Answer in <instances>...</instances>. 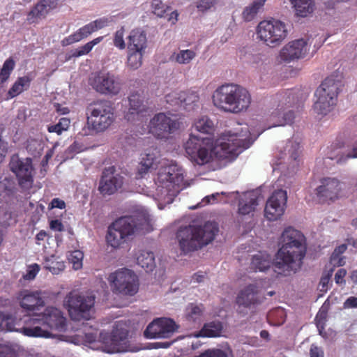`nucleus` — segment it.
Masks as SVG:
<instances>
[{"label":"nucleus","instance_id":"obj_1","mask_svg":"<svg viewBox=\"0 0 357 357\" xmlns=\"http://www.w3.org/2000/svg\"><path fill=\"white\" fill-rule=\"evenodd\" d=\"M305 241V236L300 231L291 227L284 230L280 237L282 246L273 263L276 273L287 276L301 268L307 250Z\"/></svg>","mask_w":357,"mask_h":357},{"label":"nucleus","instance_id":"obj_2","mask_svg":"<svg viewBox=\"0 0 357 357\" xmlns=\"http://www.w3.org/2000/svg\"><path fill=\"white\" fill-rule=\"evenodd\" d=\"M20 332L28 337H50L52 331L64 332L67 329L66 319L63 312L54 307H47L43 313L26 317Z\"/></svg>","mask_w":357,"mask_h":357},{"label":"nucleus","instance_id":"obj_3","mask_svg":"<svg viewBox=\"0 0 357 357\" xmlns=\"http://www.w3.org/2000/svg\"><path fill=\"white\" fill-rule=\"evenodd\" d=\"M219 231L215 222H207L203 226L181 227L176 233V238L181 252L186 255L208 245L213 241Z\"/></svg>","mask_w":357,"mask_h":357},{"label":"nucleus","instance_id":"obj_4","mask_svg":"<svg viewBox=\"0 0 357 357\" xmlns=\"http://www.w3.org/2000/svg\"><path fill=\"white\" fill-rule=\"evenodd\" d=\"M212 99L215 107L234 114L245 111L251 103V96L248 91L233 84H226L218 87L213 92Z\"/></svg>","mask_w":357,"mask_h":357},{"label":"nucleus","instance_id":"obj_5","mask_svg":"<svg viewBox=\"0 0 357 357\" xmlns=\"http://www.w3.org/2000/svg\"><path fill=\"white\" fill-rule=\"evenodd\" d=\"M149 217L146 214L121 217L109 227L106 236L109 245L116 248L135 232H149Z\"/></svg>","mask_w":357,"mask_h":357},{"label":"nucleus","instance_id":"obj_6","mask_svg":"<svg viewBox=\"0 0 357 357\" xmlns=\"http://www.w3.org/2000/svg\"><path fill=\"white\" fill-rule=\"evenodd\" d=\"M183 178V170L176 165L161 168L155 181L158 199L165 203H172L182 189Z\"/></svg>","mask_w":357,"mask_h":357},{"label":"nucleus","instance_id":"obj_7","mask_svg":"<svg viewBox=\"0 0 357 357\" xmlns=\"http://www.w3.org/2000/svg\"><path fill=\"white\" fill-rule=\"evenodd\" d=\"M342 82L333 75L327 77L317 89L314 96L317 100L314 104L315 112L326 115L336 105Z\"/></svg>","mask_w":357,"mask_h":357},{"label":"nucleus","instance_id":"obj_8","mask_svg":"<svg viewBox=\"0 0 357 357\" xmlns=\"http://www.w3.org/2000/svg\"><path fill=\"white\" fill-rule=\"evenodd\" d=\"M89 128L96 132L105 130L114 121V108L111 101L101 100L91 103L87 107Z\"/></svg>","mask_w":357,"mask_h":357},{"label":"nucleus","instance_id":"obj_9","mask_svg":"<svg viewBox=\"0 0 357 357\" xmlns=\"http://www.w3.org/2000/svg\"><path fill=\"white\" fill-rule=\"evenodd\" d=\"M213 140L209 137H202L190 134L184 144L189 159L195 164L203 165L208 163L211 158Z\"/></svg>","mask_w":357,"mask_h":357},{"label":"nucleus","instance_id":"obj_10","mask_svg":"<svg viewBox=\"0 0 357 357\" xmlns=\"http://www.w3.org/2000/svg\"><path fill=\"white\" fill-rule=\"evenodd\" d=\"M256 139L257 137L252 138L250 135L243 138L241 135L229 131L224 135L222 141L215 147L216 154L220 158H225L236 157L242 151L248 149Z\"/></svg>","mask_w":357,"mask_h":357},{"label":"nucleus","instance_id":"obj_11","mask_svg":"<svg viewBox=\"0 0 357 357\" xmlns=\"http://www.w3.org/2000/svg\"><path fill=\"white\" fill-rule=\"evenodd\" d=\"M259 38L271 47L279 45L287 36V25L278 20H264L257 26Z\"/></svg>","mask_w":357,"mask_h":357},{"label":"nucleus","instance_id":"obj_12","mask_svg":"<svg viewBox=\"0 0 357 357\" xmlns=\"http://www.w3.org/2000/svg\"><path fill=\"white\" fill-rule=\"evenodd\" d=\"M94 303V296L82 295L76 291L70 292L65 300L69 315L74 321L89 319Z\"/></svg>","mask_w":357,"mask_h":357},{"label":"nucleus","instance_id":"obj_13","mask_svg":"<svg viewBox=\"0 0 357 357\" xmlns=\"http://www.w3.org/2000/svg\"><path fill=\"white\" fill-rule=\"evenodd\" d=\"M108 280L114 287V290L119 294L133 296L138 291L137 276L130 269H119L111 273Z\"/></svg>","mask_w":357,"mask_h":357},{"label":"nucleus","instance_id":"obj_14","mask_svg":"<svg viewBox=\"0 0 357 357\" xmlns=\"http://www.w3.org/2000/svg\"><path fill=\"white\" fill-rule=\"evenodd\" d=\"M128 334L123 323H116L110 335L104 340L105 350L108 353L136 351L137 349H134L130 344Z\"/></svg>","mask_w":357,"mask_h":357},{"label":"nucleus","instance_id":"obj_15","mask_svg":"<svg viewBox=\"0 0 357 357\" xmlns=\"http://www.w3.org/2000/svg\"><path fill=\"white\" fill-rule=\"evenodd\" d=\"M10 170L16 175L19 185L23 190H30L33 183V167L32 159L20 158L17 154L12 155L9 162Z\"/></svg>","mask_w":357,"mask_h":357},{"label":"nucleus","instance_id":"obj_16","mask_svg":"<svg viewBox=\"0 0 357 357\" xmlns=\"http://www.w3.org/2000/svg\"><path fill=\"white\" fill-rule=\"evenodd\" d=\"M90 84L98 93L114 96L121 89V80L119 75L111 72H98L90 79Z\"/></svg>","mask_w":357,"mask_h":357},{"label":"nucleus","instance_id":"obj_17","mask_svg":"<svg viewBox=\"0 0 357 357\" xmlns=\"http://www.w3.org/2000/svg\"><path fill=\"white\" fill-rule=\"evenodd\" d=\"M126 182V177L116 173V167L111 166L103 169L98 190L103 197L112 195L123 191Z\"/></svg>","mask_w":357,"mask_h":357},{"label":"nucleus","instance_id":"obj_18","mask_svg":"<svg viewBox=\"0 0 357 357\" xmlns=\"http://www.w3.org/2000/svg\"><path fill=\"white\" fill-rule=\"evenodd\" d=\"M180 121L164 113L154 115L149 123V132L158 139H166L180 128Z\"/></svg>","mask_w":357,"mask_h":357},{"label":"nucleus","instance_id":"obj_19","mask_svg":"<svg viewBox=\"0 0 357 357\" xmlns=\"http://www.w3.org/2000/svg\"><path fill=\"white\" fill-rule=\"evenodd\" d=\"M178 328L179 326L173 319L161 317L151 322L144 335L149 339L169 338Z\"/></svg>","mask_w":357,"mask_h":357},{"label":"nucleus","instance_id":"obj_20","mask_svg":"<svg viewBox=\"0 0 357 357\" xmlns=\"http://www.w3.org/2000/svg\"><path fill=\"white\" fill-rule=\"evenodd\" d=\"M287 200V195L285 190L274 191L266 204L264 209L266 218L271 221L280 218L284 212Z\"/></svg>","mask_w":357,"mask_h":357},{"label":"nucleus","instance_id":"obj_21","mask_svg":"<svg viewBox=\"0 0 357 357\" xmlns=\"http://www.w3.org/2000/svg\"><path fill=\"white\" fill-rule=\"evenodd\" d=\"M308 50L307 42L301 38L289 42L280 51L281 59L286 62L303 58Z\"/></svg>","mask_w":357,"mask_h":357},{"label":"nucleus","instance_id":"obj_22","mask_svg":"<svg viewBox=\"0 0 357 357\" xmlns=\"http://www.w3.org/2000/svg\"><path fill=\"white\" fill-rule=\"evenodd\" d=\"M264 298L259 287L252 284L246 286L239 292L236 297V303L238 306L250 307L262 303Z\"/></svg>","mask_w":357,"mask_h":357},{"label":"nucleus","instance_id":"obj_23","mask_svg":"<svg viewBox=\"0 0 357 357\" xmlns=\"http://www.w3.org/2000/svg\"><path fill=\"white\" fill-rule=\"evenodd\" d=\"M321 183L316 189L319 202L324 203L337 199L340 190L339 181L335 178H326Z\"/></svg>","mask_w":357,"mask_h":357},{"label":"nucleus","instance_id":"obj_24","mask_svg":"<svg viewBox=\"0 0 357 357\" xmlns=\"http://www.w3.org/2000/svg\"><path fill=\"white\" fill-rule=\"evenodd\" d=\"M129 108L125 115L128 121H135L143 116L144 112L147 111V106L144 104V98L139 93H132L128 97Z\"/></svg>","mask_w":357,"mask_h":357},{"label":"nucleus","instance_id":"obj_25","mask_svg":"<svg viewBox=\"0 0 357 357\" xmlns=\"http://www.w3.org/2000/svg\"><path fill=\"white\" fill-rule=\"evenodd\" d=\"M58 0H40L29 12L27 21L32 24L45 19L50 10L54 9Z\"/></svg>","mask_w":357,"mask_h":357},{"label":"nucleus","instance_id":"obj_26","mask_svg":"<svg viewBox=\"0 0 357 357\" xmlns=\"http://www.w3.org/2000/svg\"><path fill=\"white\" fill-rule=\"evenodd\" d=\"M20 304L24 310L34 312L39 310L40 307H43L45 302L39 292H29L26 291L22 294Z\"/></svg>","mask_w":357,"mask_h":357},{"label":"nucleus","instance_id":"obj_27","mask_svg":"<svg viewBox=\"0 0 357 357\" xmlns=\"http://www.w3.org/2000/svg\"><path fill=\"white\" fill-rule=\"evenodd\" d=\"M127 47L128 51L144 52L147 48L146 34L144 31L132 30L128 38Z\"/></svg>","mask_w":357,"mask_h":357},{"label":"nucleus","instance_id":"obj_28","mask_svg":"<svg viewBox=\"0 0 357 357\" xmlns=\"http://www.w3.org/2000/svg\"><path fill=\"white\" fill-rule=\"evenodd\" d=\"M258 193L255 191L245 193L238 202V213L241 215H248L255 211L258 205Z\"/></svg>","mask_w":357,"mask_h":357},{"label":"nucleus","instance_id":"obj_29","mask_svg":"<svg viewBox=\"0 0 357 357\" xmlns=\"http://www.w3.org/2000/svg\"><path fill=\"white\" fill-rule=\"evenodd\" d=\"M285 109H275L270 115V121H273L271 127L291 124L295 118L294 112L292 110L284 112ZM271 128V126H269Z\"/></svg>","mask_w":357,"mask_h":357},{"label":"nucleus","instance_id":"obj_30","mask_svg":"<svg viewBox=\"0 0 357 357\" xmlns=\"http://www.w3.org/2000/svg\"><path fill=\"white\" fill-rule=\"evenodd\" d=\"M272 264V259L270 255L259 252L252 257L251 266L256 271L261 272L268 270Z\"/></svg>","mask_w":357,"mask_h":357},{"label":"nucleus","instance_id":"obj_31","mask_svg":"<svg viewBox=\"0 0 357 357\" xmlns=\"http://www.w3.org/2000/svg\"><path fill=\"white\" fill-rule=\"evenodd\" d=\"M289 1L298 16L304 17L313 12L314 0H289Z\"/></svg>","mask_w":357,"mask_h":357},{"label":"nucleus","instance_id":"obj_32","mask_svg":"<svg viewBox=\"0 0 357 357\" xmlns=\"http://www.w3.org/2000/svg\"><path fill=\"white\" fill-rule=\"evenodd\" d=\"M275 101L278 102L277 109L291 107L296 102L295 93L293 89H287L276 94Z\"/></svg>","mask_w":357,"mask_h":357},{"label":"nucleus","instance_id":"obj_33","mask_svg":"<svg viewBox=\"0 0 357 357\" xmlns=\"http://www.w3.org/2000/svg\"><path fill=\"white\" fill-rule=\"evenodd\" d=\"M92 31L89 25V24L84 25V26L79 29L74 33L68 36V37L63 38L61 41V45L63 46L70 45L73 43L79 42L84 38H87L92 33Z\"/></svg>","mask_w":357,"mask_h":357},{"label":"nucleus","instance_id":"obj_34","mask_svg":"<svg viewBox=\"0 0 357 357\" xmlns=\"http://www.w3.org/2000/svg\"><path fill=\"white\" fill-rule=\"evenodd\" d=\"M137 263L146 272L152 271L155 266L154 254L151 251L142 250L137 257Z\"/></svg>","mask_w":357,"mask_h":357},{"label":"nucleus","instance_id":"obj_35","mask_svg":"<svg viewBox=\"0 0 357 357\" xmlns=\"http://www.w3.org/2000/svg\"><path fill=\"white\" fill-rule=\"evenodd\" d=\"M199 97L195 91H181V109L191 111L195 109L199 101Z\"/></svg>","mask_w":357,"mask_h":357},{"label":"nucleus","instance_id":"obj_36","mask_svg":"<svg viewBox=\"0 0 357 357\" xmlns=\"http://www.w3.org/2000/svg\"><path fill=\"white\" fill-rule=\"evenodd\" d=\"M266 0H256L251 4L246 6L242 13V17L246 22L252 21L257 15L259 11L263 8Z\"/></svg>","mask_w":357,"mask_h":357},{"label":"nucleus","instance_id":"obj_37","mask_svg":"<svg viewBox=\"0 0 357 357\" xmlns=\"http://www.w3.org/2000/svg\"><path fill=\"white\" fill-rule=\"evenodd\" d=\"M44 268L49 270L52 274L57 275L65 268L63 261H59L55 255H51L45 258Z\"/></svg>","mask_w":357,"mask_h":357},{"label":"nucleus","instance_id":"obj_38","mask_svg":"<svg viewBox=\"0 0 357 357\" xmlns=\"http://www.w3.org/2000/svg\"><path fill=\"white\" fill-rule=\"evenodd\" d=\"M155 159V157L149 153H147L144 157H142L137 167V173L136 175L137 178H143L144 176L149 170L152 168Z\"/></svg>","mask_w":357,"mask_h":357},{"label":"nucleus","instance_id":"obj_39","mask_svg":"<svg viewBox=\"0 0 357 357\" xmlns=\"http://www.w3.org/2000/svg\"><path fill=\"white\" fill-rule=\"evenodd\" d=\"M223 328L222 324L220 321H214L205 324L202 332L206 337H217L219 336Z\"/></svg>","mask_w":357,"mask_h":357},{"label":"nucleus","instance_id":"obj_40","mask_svg":"<svg viewBox=\"0 0 357 357\" xmlns=\"http://www.w3.org/2000/svg\"><path fill=\"white\" fill-rule=\"evenodd\" d=\"M300 148L299 143L294 141H289L284 147V154L294 162L293 166L297 165L296 160L300 155Z\"/></svg>","mask_w":357,"mask_h":357},{"label":"nucleus","instance_id":"obj_41","mask_svg":"<svg viewBox=\"0 0 357 357\" xmlns=\"http://www.w3.org/2000/svg\"><path fill=\"white\" fill-rule=\"evenodd\" d=\"M15 67V61L12 57L7 59L0 70V84L5 83L10 77Z\"/></svg>","mask_w":357,"mask_h":357},{"label":"nucleus","instance_id":"obj_42","mask_svg":"<svg viewBox=\"0 0 357 357\" xmlns=\"http://www.w3.org/2000/svg\"><path fill=\"white\" fill-rule=\"evenodd\" d=\"M15 67V61L12 57L7 59L0 70V84L5 83L10 77Z\"/></svg>","mask_w":357,"mask_h":357},{"label":"nucleus","instance_id":"obj_43","mask_svg":"<svg viewBox=\"0 0 357 357\" xmlns=\"http://www.w3.org/2000/svg\"><path fill=\"white\" fill-rule=\"evenodd\" d=\"M15 67V61L12 57L7 59L0 70V84L5 83L10 77Z\"/></svg>","mask_w":357,"mask_h":357},{"label":"nucleus","instance_id":"obj_44","mask_svg":"<svg viewBox=\"0 0 357 357\" xmlns=\"http://www.w3.org/2000/svg\"><path fill=\"white\" fill-rule=\"evenodd\" d=\"M195 357H233L230 348L209 349Z\"/></svg>","mask_w":357,"mask_h":357},{"label":"nucleus","instance_id":"obj_45","mask_svg":"<svg viewBox=\"0 0 357 357\" xmlns=\"http://www.w3.org/2000/svg\"><path fill=\"white\" fill-rule=\"evenodd\" d=\"M213 128V123L207 116H203L195 123V130L202 134L211 132Z\"/></svg>","mask_w":357,"mask_h":357},{"label":"nucleus","instance_id":"obj_46","mask_svg":"<svg viewBox=\"0 0 357 357\" xmlns=\"http://www.w3.org/2000/svg\"><path fill=\"white\" fill-rule=\"evenodd\" d=\"M144 54V52L128 51V66L132 69H138L142 64V58Z\"/></svg>","mask_w":357,"mask_h":357},{"label":"nucleus","instance_id":"obj_47","mask_svg":"<svg viewBox=\"0 0 357 357\" xmlns=\"http://www.w3.org/2000/svg\"><path fill=\"white\" fill-rule=\"evenodd\" d=\"M83 257V252L79 250L71 251L68 255V259L73 264L75 270H79L82 268Z\"/></svg>","mask_w":357,"mask_h":357},{"label":"nucleus","instance_id":"obj_48","mask_svg":"<svg viewBox=\"0 0 357 357\" xmlns=\"http://www.w3.org/2000/svg\"><path fill=\"white\" fill-rule=\"evenodd\" d=\"M153 13L159 17H166V13L170 11L171 8L164 4L162 0H153L151 3Z\"/></svg>","mask_w":357,"mask_h":357},{"label":"nucleus","instance_id":"obj_49","mask_svg":"<svg viewBox=\"0 0 357 357\" xmlns=\"http://www.w3.org/2000/svg\"><path fill=\"white\" fill-rule=\"evenodd\" d=\"M70 123L69 119L63 117L59 119V121L56 124L48 126L47 130L50 132H56L58 135H61L63 131L67 130Z\"/></svg>","mask_w":357,"mask_h":357},{"label":"nucleus","instance_id":"obj_50","mask_svg":"<svg viewBox=\"0 0 357 357\" xmlns=\"http://www.w3.org/2000/svg\"><path fill=\"white\" fill-rule=\"evenodd\" d=\"M196 56L192 50H181L176 56V61L181 64L189 63Z\"/></svg>","mask_w":357,"mask_h":357},{"label":"nucleus","instance_id":"obj_51","mask_svg":"<svg viewBox=\"0 0 357 357\" xmlns=\"http://www.w3.org/2000/svg\"><path fill=\"white\" fill-rule=\"evenodd\" d=\"M165 101L167 104L172 107H175L176 109H181V91H174L165 96Z\"/></svg>","mask_w":357,"mask_h":357},{"label":"nucleus","instance_id":"obj_52","mask_svg":"<svg viewBox=\"0 0 357 357\" xmlns=\"http://www.w3.org/2000/svg\"><path fill=\"white\" fill-rule=\"evenodd\" d=\"M112 22V17H103L99 19H97L90 23L89 25L92 31V32H95L99 29H101L104 27H106L109 25V24Z\"/></svg>","mask_w":357,"mask_h":357},{"label":"nucleus","instance_id":"obj_53","mask_svg":"<svg viewBox=\"0 0 357 357\" xmlns=\"http://www.w3.org/2000/svg\"><path fill=\"white\" fill-rule=\"evenodd\" d=\"M124 27H121L120 29L117 30L114 33V45L119 50H124L126 47V44L124 41Z\"/></svg>","mask_w":357,"mask_h":357},{"label":"nucleus","instance_id":"obj_54","mask_svg":"<svg viewBox=\"0 0 357 357\" xmlns=\"http://www.w3.org/2000/svg\"><path fill=\"white\" fill-rule=\"evenodd\" d=\"M357 158V142L352 151L347 153H339L337 157V163L340 165L344 164L350 158Z\"/></svg>","mask_w":357,"mask_h":357},{"label":"nucleus","instance_id":"obj_55","mask_svg":"<svg viewBox=\"0 0 357 357\" xmlns=\"http://www.w3.org/2000/svg\"><path fill=\"white\" fill-rule=\"evenodd\" d=\"M217 3L218 0H199L196 7L199 11L204 13L213 8Z\"/></svg>","mask_w":357,"mask_h":357},{"label":"nucleus","instance_id":"obj_56","mask_svg":"<svg viewBox=\"0 0 357 357\" xmlns=\"http://www.w3.org/2000/svg\"><path fill=\"white\" fill-rule=\"evenodd\" d=\"M26 149L32 155L39 154L43 149L40 142L38 139H31L27 141Z\"/></svg>","mask_w":357,"mask_h":357},{"label":"nucleus","instance_id":"obj_57","mask_svg":"<svg viewBox=\"0 0 357 357\" xmlns=\"http://www.w3.org/2000/svg\"><path fill=\"white\" fill-rule=\"evenodd\" d=\"M34 79V75L32 73H28L26 75L20 77L17 79L16 82L23 91L27 90L30 87L31 81Z\"/></svg>","mask_w":357,"mask_h":357},{"label":"nucleus","instance_id":"obj_58","mask_svg":"<svg viewBox=\"0 0 357 357\" xmlns=\"http://www.w3.org/2000/svg\"><path fill=\"white\" fill-rule=\"evenodd\" d=\"M333 268H331L327 273H324L320 280L319 286L321 287V291H327L329 287L331 278L333 275Z\"/></svg>","mask_w":357,"mask_h":357},{"label":"nucleus","instance_id":"obj_59","mask_svg":"<svg viewBox=\"0 0 357 357\" xmlns=\"http://www.w3.org/2000/svg\"><path fill=\"white\" fill-rule=\"evenodd\" d=\"M92 50L90 45L86 43L84 45L80 46L75 50L71 51V54L69 56L70 57H79L84 55L89 54Z\"/></svg>","mask_w":357,"mask_h":357},{"label":"nucleus","instance_id":"obj_60","mask_svg":"<svg viewBox=\"0 0 357 357\" xmlns=\"http://www.w3.org/2000/svg\"><path fill=\"white\" fill-rule=\"evenodd\" d=\"M13 184L10 178L6 177L0 181V190L5 192L7 195H10L13 190Z\"/></svg>","mask_w":357,"mask_h":357},{"label":"nucleus","instance_id":"obj_61","mask_svg":"<svg viewBox=\"0 0 357 357\" xmlns=\"http://www.w3.org/2000/svg\"><path fill=\"white\" fill-rule=\"evenodd\" d=\"M276 316L280 317V320H278L277 324H282L285 321L286 314L284 309L279 307L273 310L268 314L269 319H273Z\"/></svg>","mask_w":357,"mask_h":357},{"label":"nucleus","instance_id":"obj_62","mask_svg":"<svg viewBox=\"0 0 357 357\" xmlns=\"http://www.w3.org/2000/svg\"><path fill=\"white\" fill-rule=\"evenodd\" d=\"M202 309L198 305H192L189 312L187 314V318L189 320L196 321V319L201 315Z\"/></svg>","mask_w":357,"mask_h":357},{"label":"nucleus","instance_id":"obj_63","mask_svg":"<svg viewBox=\"0 0 357 357\" xmlns=\"http://www.w3.org/2000/svg\"><path fill=\"white\" fill-rule=\"evenodd\" d=\"M0 357H17L15 351L8 346L1 347Z\"/></svg>","mask_w":357,"mask_h":357},{"label":"nucleus","instance_id":"obj_64","mask_svg":"<svg viewBox=\"0 0 357 357\" xmlns=\"http://www.w3.org/2000/svg\"><path fill=\"white\" fill-rule=\"evenodd\" d=\"M310 357H324V352L321 347L312 344L310 349Z\"/></svg>","mask_w":357,"mask_h":357}]
</instances>
